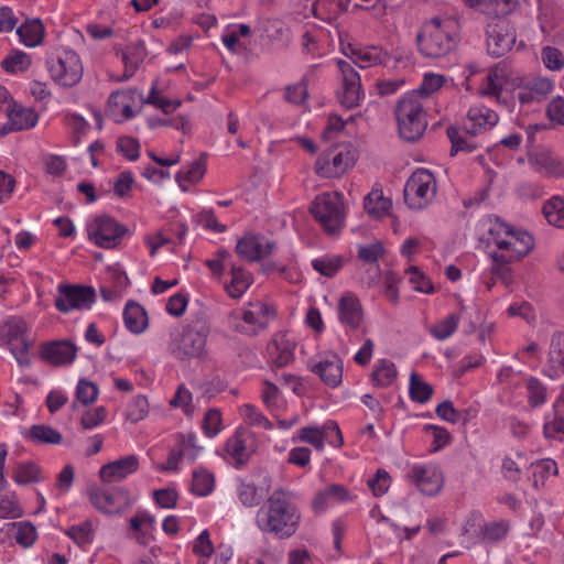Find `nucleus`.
Instances as JSON below:
<instances>
[{"label": "nucleus", "mask_w": 564, "mask_h": 564, "mask_svg": "<svg viewBox=\"0 0 564 564\" xmlns=\"http://www.w3.org/2000/svg\"><path fill=\"white\" fill-rule=\"evenodd\" d=\"M258 512L257 523L263 532L273 533L280 539L292 536L300 523L301 516L295 506L289 500V492L282 488L275 489L268 498V511L261 517Z\"/></svg>", "instance_id": "nucleus-1"}, {"label": "nucleus", "mask_w": 564, "mask_h": 564, "mask_svg": "<svg viewBox=\"0 0 564 564\" xmlns=\"http://www.w3.org/2000/svg\"><path fill=\"white\" fill-rule=\"evenodd\" d=\"M399 134L409 142L419 140L426 129L425 112L420 100L410 95L400 99L395 106Z\"/></svg>", "instance_id": "nucleus-2"}, {"label": "nucleus", "mask_w": 564, "mask_h": 564, "mask_svg": "<svg viewBox=\"0 0 564 564\" xmlns=\"http://www.w3.org/2000/svg\"><path fill=\"white\" fill-rule=\"evenodd\" d=\"M416 43L422 55L438 58L448 54L456 45L451 34L442 25L440 18L435 17L426 22L417 33Z\"/></svg>", "instance_id": "nucleus-3"}, {"label": "nucleus", "mask_w": 564, "mask_h": 564, "mask_svg": "<svg viewBox=\"0 0 564 564\" xmlns=\"http://www.w3.org/2000/svg\"><path fill=\"white\" fill-rule=\"evenodd\" d=\"M209 326L204 317H198L183 330L181 337L172 344V354L181 360L203 358Z\"/></svg>", "instance_id": "nucleus-4"}, {"label": "nucleus", "mask_w": 564, "mask_h": 564, "mask_svg": "<svg viewBox=\"0 0 564 564\" xmlns=\"http://www.w3.org/2000/svg\"><path fill=\"white\" fill-rule=\"evenodd\" d=\"M310 212L315 220L330 235L339 232L344 225V203L341 196L337 193H325L316 197L312 203Z\"/></svg>", "instance_id": "nucleus-5"}, {"label": "nucleus", "mask_w": 564, "mask_h": 564, "mask_svg": "<svg viewBox=\"0 0 564 564\" xmlns=\"http://www.w3.org/2000/svg\"><path fill=\"white\" fill-rule=\"evenodd\" d=\"M88 238L98 247L116 248L129 234V228L119 224L113 217L102 214L97 216L87 228Z\"/></svg>", "instance_id": "nucleus-6"}, {"label": "nucleus", "mask_w": 564, "mask_h": 564, "mask_svg": "<svg viewBox=\"0 0 564 564\" xmlns=\"http://www.w3.org/2000/svg\"><path fill=\"white\" fill-rule=\"evenodd\" d=\"M431 189V197L435 195V177L426 169H417L409 177L403 195L408 206L412 209H421L429 203L427 194Z\"/></svg>", "instance_id": "nucleus-7"}, {"label": "nucleus", "mask_w": 564, "mask_h": 564, "mask_svg": "<svg viewBox=\"0 0 564 564\" xmlns=\"http://www.w3.org/2000/svg\"><path fill=\"white\" fill-rule=\"evenodd\" d=\"M88 496L93 506L106 514L121 513L132 502L129 490L123 487L111 489L90 488Z\"/></svg>", "instance_id": "nucleus-8"}, {"label": "nucleus", "mask_w": 564, "mask_h": 564, "mask_svg": "<svg viewBox=\"0 0 564 564\" xmlns=\"http://www.w3.org/2000/svg\"><path fill=\"white\" fill-rule=\"evenodd\" d=\"M52 79L63 87L76 86L84 73L79 56L73 51H65L55 63L50 66Z\"/></svg>", "instance_id": "nucleus-9"}, {"label": "nucleus", "mask_w": 564, "mask_h": 564, "mask_svg": "<svg viewBox=\"0 0 564 564\" xmlns=\"http://www.w3.org/2000/svg\"><path fill=\"white\" fill-rule=\"evenodd\" d=\"M58 292L61 295L55 300V307L62 313L90 308L96 301V292L93 286L61 284Z\"/></svg>", "instance_id": "nucleus-10"}, {"label": "nucleus", "mask_w": 564, "mask_h": 564, "mask_svg": "<svg viewBox=\"0 0 564 564\" xmlns=\"http://www.w3.org/2000/svg\"><path fill=\"white\" fill-rule=\"evenodd\" d=\"M487 50L495 57L503 56L508 53L514 42L516 33L506 19L498 18L487 25Z\"/></svg>", "instance_id": "nucleus-11"}, {"label": "nucleus", "mask_w": 564, "mask_h": 564, "mask_svg": "<svg viewBox=\"0 0 564 564\" xmlns=\"http://www.w3.org/2000/svg\"><path fill=\"white\" fill-rule=\"evenodd\" d=\"M355 155L349 150L337 151V148H330L324 151L316 161V173L325 177H337L344 174L354 165Z\"/></svg>", "instance_id": "nucleus-12"}, {"label": "nucleus", "mask_w": 564, "mask_h": 564, "mask_svg": "<svg viewBox=\"0 0 564 564\" xmlns=\"http://www.w3.org/2000/svg\"><path fill=\"white\" fill-rule=\"evenodd\" d=\"M39 355L46 364L62 367L75 360L77 346L68 339L51 340L41 344Z\"/></svg>", "instance_id": "nucleus-13"}, {"label": "nucleus", "mask_w": 564, "mask_h": 564, "mask_svg": "<svg viewBox=\"0 0 564 564\" xmlns=\"http://www.w3.org/2000/svg\"><path fill=\"white\" fill-rule=\"evenodd\" d=\"M337 65L343 75V90L338 93L339 102L347 109L355 108L360 99V76L351 64L346 61L339 59Z\"/></svg>", "instance_id": "nucleus-14"}, {"label": "nucleus", "mask_w": 564, "mask_h": 564, "mask_svg": "<svg viewBox=\"0 0 564 564\" xmlns=\"http://www.w3.org/2000/svg\"><path fill=\"white\" fill-rule=\"evenodd\" d=\"M275 248L274 241H267L264 245L257 235H246L237 241V254L250 262H257L271 254Z\"/></svg>", "instance_id": "nucleus-15"}, {"label": "nucleus", "mask_w": 564, "mask_h": 564, "mask_svg": "<svg viewBox=\"0 0 564 564\" xmlns=\"http://www.w3.org/2000/svg\"><path fill=\"white\" fill-rule=\"evenodd\" d=\"M140 462L137 455H128L101 466L99 477L104 482H116L124 479L139 469Z\"/></svg>", "instance_id": "nucleus-16"}, {"label": "nucleus", "mask_w": 564, "mask_h": 564, "mask_svg": "<svg viewBox=\"0 0 564 564\" xmlns=\"http://www.w3.org/2000/svg\"><path fill=\"white\" fill-rule=\"evenodd\" d=\"M408 477L423 495H435L442 487L441 477L421 466H414Z\"/></svg>", "instance_id": "nucleus-17"}, {"label": "nucleus", "mask_w": 564, "mask_h": 564, "mask_svg": "<svg viewBox=\"0 0 564 564\" xmlns=\"http://www.w3.org/2000/svg\"><path fill=\"white\" fill-rule=\"evenodd\" d=\"M312 372L316 373L321 380L335 388L340 384L343 379V362L338 356H334V360H324L311 368Z\"/></svg>", "instance_id": "nucleus-18"}, {"label": "nucleus", "mask_w": 564, "mask_h": 564, "mask_svg": "<svg viewBox=\"0 0 564 564\" xmlns=\"http://www.w3.org/2000/svg\"><path fill=\"white\" fill-rule=\"evenodd\" d=\"M339 318L351 328H358L362 322V307L355 296H343L338 304Z\"/></svg>", "instance_id": "nucleus-19"}, {"label": "nucleus", "mask_w": 564, "mask_h": 564, "mask_svg": "<svg viewBox=\"0 0 564 564\" xmlns=\"http://www.w3.org/2000/svg\"><path fill=\"white\" fill-rule=\"evenodd\" d=\"M126 327L133 334L142 333L148 326V315L143 306L134 301H129L123 311Z\"/></svg>", "instance_id": "nucleus-20"}, {"label": "nucleus", "mask_w": 564, "mask_h": 564, "mask_svg": "<svg viewBox=\"0 0 564 564\" xmlns=\"http://www.w3.org/2000/svg\"><path fill=\"white\" fill-rule=\"evenodd\" d=\"M231 282L226 284L225 289L232 299L240 297L245 291L251 285L253 278L242 267L229 263Z\"/></svg>", "instance_id": "nucleus-21"}, {"label": "nucleus", "mask_w": 564, "mask_h": 564, "mask_svg": "<svg viewBox=\"0 0 564 564\" xmlns=\"http://www.w3.org/2000/svg\"><path fill=\"white\" fill-rule=\"evenodd\" d=\"M20 40L29 47H35L44 37V25L40 19L25 21L17 29Z\"/></svg>", "instance_id": "nucleus-22"}, {"label": "nucleus", "mask_w": 564, "mask_h": 564, "mask_svg": "<svg viewBox=\"0 0 564 564\" xmlns=\"http://www.w3.org/2000/svg\"><path fill=\"white\" fill-rule=\"evenodd\" d=\"M473 8L480 7L486 14L501 18L512 11L511 0H467Z\"/></svg>", "instance_id": "nucleus-23"}, {"label": "nucleus", "mask_w": 564, "mask_h": 564, "mask_svg": "<svg viewBox=\"0 0 564 564\" xmlns=\"http://www.w3.org/2000/svg\"><path fill=\"white\" fill-rule=\"evenodd\" d=\"M390 54L386 51H383L381 47L378 46H366L361 48L358 53V56L356 59H354V63L358 65L360 68H364L365 66L361 64H358V62H362L371 65H383L387 66L388 62L390 59Z\"/></svg>", "instance_id": "nucleus-24"}, {"label": "nucleus", "mask_w": 564, "mask_h": 564, "mask_svg": "<svg viewBox=\"0 0 564 564\" xmlns=\"http://www.w3.org/2000/svg\"><path fill=\"white\" fill-rule=\"evenodd\" d=\"M364 206L369 215L381 217L392 207V202L384 197L381 192L373 191L365 197Z\"/></svg>", "instance_id": "nucleus-25"}, {"label": "nucleus", "mask_w": 564, "mask_h": 564, "mask_svg": "<svg viewBox=\"0 0 564 564\" xmlns=\"http://www.w3.org/2000/svg\"><path fill=\"white\" fill-rule=\"evenodd\" d=\"M409 393L412 401L425 403L433 395V387L423 381L421 377L413 371L410 376Z\"/></svg>", "instance_id": "nucleus-26"}, {"label": "nucleus", "mask_w": 564, "mask_h": 564, "mask_svg": "<svg viewBox=\"0 0 564 564\" xmlns=\"http://www.w3.org/2000/svg\"><path fill=\"white\" fill-rule=\"evenodd\" d=\"M543 214L550 225L564 228V198L554 196L543 206Z\"/></svg>", "instance_id": "nucleus-27"}, {"label": "nucleus", "mask_w": 564, "mask_h": 564, "mask_svg": "<svg viewBox=\"0 0 564 564\" xmlns=\"http://www.w3.org/2000/svg\"><path fill=\"white\" fill-rule=\"evenodd\" d=\"M8 118L28 124V129L33 128L39 119L37 112L32 108H24L18 105L15 101H11L7 108Z\"/></svg>", "instance_id": "nucleus-28"}, {"label": "nucleus", "mask_w": 564, "mask_h": 564, "mask_svg": "<svg viewBox=\"0 0 564 564\" xmlns=\"http://www.w3.org/2000/svg\"><path fill=\"white\" fill-rule=\"evenodd\" d=\"M31 56L18 50H13L1 62V67L7 73L25 72L31 66Z\"/></svg>", "instance_id": "nucleus-29"}, {"label": "nucleus", "mask_w": 564, "mask_h": 564, "mask_svg": "<svg viewBox=\"0 0 564 564\" xmlns=\"http://www.w3.org/2000/svg\"><path fill=\"white\" fill-rule=\"evenodd\" d=\"M397 375L398 372L394 364L382 359L371 372V379L377 386L388 387L393 382Z\"/></svg>", "instance_id": "nucleus-30"}, {"label": "nucleus", "mask_w": 564, "mask_h": 564, "mask_svg": "<svg viewBox=\"0 0 564 564\" xmlns=\"http://www.w3.org/2000/svg\"><path fill=\"white\" fill-rule=\"evenodd\" d=\"M29 437L36 443L59 444L62 434L48 425H33L29 430Z\"/></svg>", "instance_id": "nucleus-31"}, {"label": "nucleus", "mask_w": 564, "mask_h": 564, "mask_svg": "<svg viewBox=\"0 0 564 564\" xmlns=\"http://www.w3.org/2000/svg\"><path fill=\"white\" fill-rule=\"evenodd\" d=\"M148 52L143 42L139 41L127 46L122 54V61L126 67H131L137 70L139 65L145 58Z\"/></svg>", "instance_id": "nucleus-32"}, {"label": "nucleus", "mask_w": 564, "mask_h": 564, "mask_svg": "<svg viewBox=\"0 0 564 564\" xmlns=\"http://www.w3.org/2000/svg\"><path fill=\"white\" fill-rule=\"evenodd\" d=\"M509 529L510 525L505 520L489 522L480 528L479 536L484 541L496 542L505 538Z\"/></svg>", "instance_id": "nucleus-33"}, {"label": "nucleus", "mask_w": 564, "mask_h": 564, "mask_svg": "<svg viewBox=\"0 0 564 564\" xmlns=\"http://www.w3.org/2000/svg\"><path fill=\"white\" fill-rule=\"evenodd\" d=\"M447 137L452 143L451 156H454L459 151L473 152L477 145L475 142L469 141L466 137L462 135L456 127H448L446 130Z\"/></svg>", "instance_id": "nucleus-34"}, {"label": "nucleus", "mask_w": 564, "mask_h": 564, "mask_svg": "<svg viewBox=\"0 0 564 564\" xmlns=\"http://www.w3.org/2000/svg\"><path fill=\"white\" fill-rule=\"evenodd\" d=\"M341 257H322L312 261L313 268L324 276H334L343 267Z\"/></svg>", "instance_id": "nucleus-35"}, {"label": "nucleus", "mask_w": 564, "mask_h": 564, "mask_svg": "<svg viewBox=\"0 0 564 564\" xmlns=\"http://www.w3.org/2000/svg\"><path fill=\"white\" fill-rule=\"evenodd\" d=\"M528 403L531 408H536L546 401V387L534 377H530L527 381Z\"/></svg>", "instance_id": "nucleus-36"}, {"label": "nucleus", "mask_w": 564, "mask_h": 564, "mask_svg": "<svg viewBox=\"0 0 564 564\" xmlns=\"http://www.w3.org/2000/svg\"><path fill=\"white\" fill-rule=\"evenodd\" d=\"M40 468L34 463L19 464L13 470V479L19 485L40 480Z\"/></svg>", "instance_id": "nucleus-37"}, {"label": "nucleus", "mask_w": 564, "mask_h": 564, "mask_svg": "<svg viewBox=\"0 0 564 564\" xmlns=\"http://www.w3.org/2000/svg\"><path fill=\"white\" fill-rule=\"evenodd\" d=\"M98 387L87 380V379H80L76 387V399L84 405H90L93 404L97 398H98Z\"/></svg>", "instance_id": "nucleus-38"}, {"label": "nucleus", "mask_w": 564, "mask_h": 564, "mask_svg": "<svg viewBox=\"0 0 564 564\" xmlns=\"http://www.w3.org/2000/svg\"><path fill=\"white\" fill-rule=\"evenodd\" d=\"M65 534L69 536L78 546H84L91 542L93 524L89 520H86L79 525H73L65 531Z\"/></svg>", "instance_id": "nucleus-39"}, {"label": "nucleus", "mask_w": 564, "mask_h": 564, "mask_svg": "<svg viewBox=\"0 0 564 564\" xmlns=\"http://www.w3.org/2000/svg\"><path fill=\"white\" fill-rule=\"evenodd\" d=\"M531 162L538 171H545L549 175L561 176L563 175V167L560 162L553 160L545 153L536 154L531 159Z\"/></svg>", "instance_id": "nucleus-40"}, {"label": "nucleus", "mask_w": 564, "mask_h": 564, "mask_svg": "<svg viewBox=\"0 0 564 564\" xmlns=\"http://www.w3.org/2000/svg\"><path fill=\"white\" fill-rule=\"evenodd\" d=\"M444 83L445 77L443 75L426 74L424 76L422 85L417 89L413 90L411 95H414L416 98L417 96L429 97L437 89H440L444 85Z\"/></svg>", "instance_id": "nucleus-41"}, {"label": "nucleus", "mask_w": 564, "mask_h": 564, "mask_svg": "<svg viewBox=\"0 0 564 564\" xmlns=\"http://www.w3.org/2000/svg\"><path fill=\"white\" fill-rule=\"evenodd\" d=\"M507 234L513 237L512 242L516 243L513 252L517 253L518 258L522 259L525 257L534 247V239L528 232L513 234V230L509 227Z\"/></svg>", "instance_id": "nucleus-42"}, {"label": "nucleus", "mask_w": 564, "mask_h": 564, "mask_svg": "<svg viewBox=\"0 0 564 564\" xmlns=\"http://www.w3.org/2000/svg\"><path fill=\"white\" fill-rule=\"evenodd\" d=\"M205 173V165L202 162V159L196 161L187 171H180L176 174V182L180 184L183 191H186L187 187L184 185V182L187 183H197Z\"/></svg>", "instance_id": "nucleus-43"}, {"label": "nucleus", "mask_w": 564, "mask_h": 564, "mask_svg": "<svg viewBox=\"0 0 564 564\" xmlns=\"http://www.w3.org/2000/svg\"><path fill=\"white\" fill-rule=\"evenodd\" d=\"M458 325V317L455 314L448 315L445 319L431 328V334L438 340H444L455 333Z\"/></svg>", "instance_id": "nucleus-44"}, {"label": "nucleus", "mask_w": 564, "mask_h": 564, "mask_svg": "<svg viewBox=\"0 0 564 564\" xmlns=\"http://www.w3.org/2000/svg\"><path fill=\"white\" fill-rule=\"evenodd\" d=\"M214 487V477L207 471H194L192 491L198 496L208 495Z\"/></svg>", "instance_id": "nucleus-45"}, {"label": "nucleus", "mask_w": 564, "mask_h": 564, "mask_svg": "<svg viewBox=\"0 0 564 564\" xmlns=\"http://www.w3.org/2000/svg\"><path fill=\"white\" fill-rule=\"evenodd\" d=\"M390 482L391 477L384 469H378L375 477L368 479L367 481L369 488L376 497L384 495L390 487Z\"/></svg>", "instance_id": "nucleus-46"}, {"label": "nucleus", "mask_w": 564, "mask_h": 564, "mask_svg": "<svg viewBox=\"0 0 564 564\" xmlns=\"http://www.w3.org/2000/svg\"><path fill=\"white\" fill-rule=\"evenodd\" d=\"M238 497L242 505L247 507H256L263 500L262 494H260L253 484H241L238 490Z\"/></svg>", "instance_id": "nucleus-47"}, {"label": "nucleus", "mask_w": 564, "mask_h": 564, "mask_svg": "<svg viewBox=\"0 0 564 564\" xmlns=\"http://www.w3.org/2000/svg\"><path fill=\"white\" fill-rule=\"evenodd\" d=\"M17 525L15 541L18 544L29 547L36 539L35 527L28 521L19 522Z\"/></svg>", "instance_id": "nucleus-48"}, {"label": "nucleus", "mask_w": 564, "mask_h": 564, "mask_svg": "<svg viewBox=\"0 0 564 564\" xmlns=\"http://www.w3.org/2000/svg\"><path fill=\"white\" fill-rule=\"evenodd\" d=\"M134 184L133 175L130 171L121 172L113 183V192L120 198L128 197L132 185Z\"/></svg>", "instance_id": "nucleus-49"}, {"label": "nucleus", "mask_w": 564, "mask_h": 564, "mask_svg": "<svg viewBox=\"0 0 564 564\" xmlns=\"http://www.w3.org/2000/svg\"><path fill=\"white\" fill-rule=\"evenodd\" d=\"M117 149L128 160L135 161L139 158L140 143L137 139L131 137H122L117 141Z\"/></svg>", "instance_id": "nucleus-50"}, {"label": "nucleus", "mask_w": 564, "mask_h": 564, "mask_svg": "<svg viewBox=\"0 0 564 564\" xmlns=\"http://www.w3.org/2000/svg\"><path fill=\"white\" fill-rule=\"evenodd\" d=\"M384 254V248L380 241H376L368 246H360L358 249V258L364 262H377Z\"/></svg>", "instance_id": "nucleus-51"}, {"label": "nucleus", "mask_w": 564, "mask_h": 564, "mask_svg": "<svg viewBox=\"0 0 564 564\" xmlns=\"http://www.w3.org/2000/svg\"><path fill=\"white\" fill-rule=\"evenodd\" d=\"M107 417V411L104 406H97L93 411H86L80 419V425L85 430L93 429L101 424Z\"/></svg>", "instance_id": "nucleus-52"}, {"label": "nucleus", "mask_w": 564, "mask_h": 564, "mask_svg": "<svg viewBox=\"0 0 564 564\" xmlns=\"http://www.w3.org/2000/svg\"><path fill=\"white\" fill-rule=\"evenodd\" d=\"M300 438L303 442H306L311 445H313L316 449H323L325 444V435L324 433L313 426L303 427L300 432Z\"/></svg>", "instance_id": "nucleus-53"}, {"label": "nucleus", "mask_w": 564, "mask_h": 564, "mask_svg": "<svg viewBox=\"0 0 564 564\" xmlns=\"http://www.w3.org/2000/svg\"><path fill=\"white\" fill-rule=\"evenodd\" d=\"M542 59L549 69L560 70L563 67V55L558 48L545 46L542 50Z\"/></svg>", "instance_id": "nucleus-54"}, {"label": "nucleus", "mask_w": 564, "mask_h": 564, "mask_svg": "<svg viewBox=\"0 0 564 564\" xmlns=\"http://www.w3.org/2000/svg\"><path fill=\"white\" fill-rule=\"evenodd\" d=\"M153 497L159 507L172 509L176 506L178 495L175 489L164 488L154 490Z\"/></svg>", "instance_id": "nucleus-55"}, {"label": "nucleus", "mask_w": 564, "mask_h": 564, "mask_svg": "<svg viewBox=\"0 0 564 564\" xmlns=\"http://www.w3.org/2000/svg\"><path fill=\"white\" fill-rule=\"evenodd\" d=\"M191 401H192V393L187 389H185V387L183 384H181L177 388V391H176L175 395L173 397V399L171 400L170 404L175 408L176 406L183 408L184 413L186 415H191L194 411V408L191 405Z\"/></svg>", "instance_id": "nucleus-56"}, {"label": "nucleus", "mask_w": 564, "mask_h": 564, "mask_svg": "<svg viewBox=\"0 0 564 564\" xmlns=\"http://www.w3.org/2000/svg\"><path fill=\"white\" fill-rule=\"evenodd\" d=\"M144 102L160 108L166 115L172 112V109H171L172 99H169L166 97H162L159 95L156 82L153 83L150 94H149L148 98L144 99Z\"/></svg>", "instance_id": "nucleus-57"}, {"label": "nucleus", "mask_w": 564, "mask_h": 564, "mask_svg": "<svg viewBox=\"0 0 564 564\" xmlns=\"http://www.w3.org/2000/svg\"><path fill=\"white\" fill-rule=\"evenodd\" d=\"M220 423V412L215 409L208 410L203 420V430L205 434L208 436H215L219 432Z\"/></svg>", "instance_id": "nucleus-58"}, {"label": "nucleus", "mask_w": 564, "mask_h": 564, "mask_svg": "<svg viewBox=\"0 0 564 564\" xmlns=\"http://www.w3.org/2000/svg\"><path fill=\"white\" fill-rule=\"evenodd\" d=\"M467 117L471 124L465 126V133L474 137L477 134L478 129L485 126V108H470Z\"/></svg>", "instance_id": "nucleus-59"}, {"label": "nucleus", "mask_w": 564, "mask_h": 564, "mask_svg": "<svg viewBox=\"0 0 564 564\" xmlns=\"http://www.w3.org/2000/svg\"><path fill=\"white\" fill-rule=\"evenodd\" d=\"M193 552L204 557H209L214 553V546L207 530H204L195 540Z\"/></svg>", "instance_id": "nucleus-60"}, {"label": "nucleus", "mask_w": 564, "mask_h": 564, "mask_svg": "<svg viewBox=\"0 0 564 564\" xmlns=\"http://www.w3.org/2000/svg\"><path fill=\"white\" fill-rule=\"evenodd\" d=\"M26 332V324L21 318H12L7 324V340L12 345L13 340L24 338Z\"/></svg>", "instance_id": "nucleus-61"}, {"label": "nucleus", "mask_w": 564, "mask_h": 564, "mask_svg": "<svg viewBox=\"0 0 564 564\" xmlns=\"http://www.w3.org/2000/svg\"><path fill=\"white\" fill-rule=\"evenodd\" d=\"M435 412L437 416L451 423L459 422L462 417V412L457 411L454 408L453 402L449 400H445L442 403H440L436 406Z\"/></svg>", "instance_id": "nucleus-62"}, {"label": "nucleus", "mask_w": 564, "mask_h": 564, "mask_svg": "<svg viewBox=\"0 0 564 564\" xmlns=\"http://www.w3.org/2000/svg\"><path fill=\"white\" fill-rule=\"evenodd\" d=\"M197 221L202 224L205 228L214 230L216 232L223 234L226 231L227 227L224 224H220L213 210H203L197 215Z\"/></svg>", "instance_id": "nucleus-63"}, {"label": "nucleus", "mask_w": 564, "mask_h": 564, "mask_svg": "<svg viewBox=\"0 0 564 564\" xmlns=\"http://www.w3.org/2000/svg\"><path fill=\"white\" fill-rule=\"evenodd\" d=\"M546 112L551 121L564 124V99L562 97L553 98L547 105Z\"/></svg>", "instance_id": "nucleus-64"}]
</instances>
